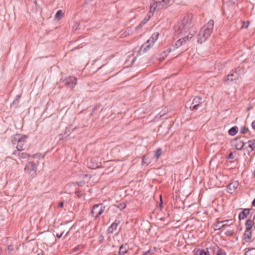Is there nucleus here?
Returning a JSON list of instances; mask_svg holds the SVG:
<instances>
[{
  "mask_svg": "<svg viewBox=\"0 0 255 255\" xmlns=\"http://www.w3.org/2000/svg\"><path fill=\"white\" fill-rule=\"evenodd\" d=\"M192 20V15H186L175 26L177 33L183 36V41L188 40L194 35L195 31L191 28Z\"/></svg>",
  "mask_w": 255,
  "mask_h": 255,
  "instance_id": "obj_1",
  "label": "nucleus"
},
{
  "mask_svg": "<svg viewBox=\"0 0 255 255\" xmlns=\"http://www.w3.org/2000/svg\"><path fill=\"white\" fill-rule=\"evenodd\" d=\"M213 27L214 21L213 20H209L201 29L199 34L198 41H200V42L202 43L206 40L212 32Z\"/></svg>",
  "mask_w": 255,
  "mask_h": 255,
  "instance_id": "obj_2",
  "label": "nucleus"
},
{
  "mask_svg": "<svg viewBox=\"0 0 255 255\" xmlns=\"http://www.w3.org/2000/svg\"><path fill=\"white\" fill-rule=\"evenodd\" d=\"M158 35L159 33L158 32L154 33L150 38L141 46L139 52L140 54L145 52L148 48L153 45L155 42L158 39Z\"/></svg>",
  "mask_w": 255,
  "mask_h": 255,
  "instance_id": "obj_3",
  "label": "nucleus"
},
{
  "mask_svg": "<svg viewBox=\"0 0 255 255\" xmlns=\"http://www.w3.org/2000/svg\"><path fill=\"white\" fill-rule=\"evenodd\" d=\"M26 139L27 136L25 135L16 134L14 135L12 141L13 144L17 143L16 148L18 151L24 149Z\"/></svg>",
  "mask_w": 255,
  "mask_h": 255,
  "instance_id": "obj_4",
  "label": "nucleus"
},
{
  "mask_svg": "<svg viewBox=\"0 0 255 255\" xmlns=\"http://www.w3.org/2000/svg\"><path fill=\"white\" fill-rule=\"evenodd\" d=\"M24 171L29 176L33 177L36 174L37 165L33 162H28L25 166Z\"/></svg>",
  "mask_w": 255,
  "mask_h": 255,
  "instance_id": "obj_5",
  "label": "nucleus"
},
{
  "mask_svg": "<svg viewBox=\"0 0 255 255\" xmlns=\"http://www.w3.org/2000/svg\"><path fill=\"white\" fill-rule=\"evenodd\" d=\"M105 210V206L102 204L95 205L91 211V215L95 219L99 217Z\"/></svg>",
  "mask_w": 255,
  "mask_h": 255,
  "instance_id": "obj_6",
  "label": "nucleus"
},
{
  "mask_svg": "<svg viewBox=\"0 0 255 255\" xmlns=\"http://www.w3.org/2000/svg\"><path fill=\"white\" fill-rule=\"evenodd\" d=\"M201 98L198 97H196L193 100L192 105L190 107L189 109L191 111L197 110L198 108L201 107Z\"/></svg>",
  "mask_w": 255,
  "mask_h": 255,
  "instance_id": "obj_7",
  "label": "nucleus"
},
{
  "mask_svg": "<svg viewBox=\"0 0 255 255\" xmlns=\"http://www.w3.org/2000/svg\"><path fill=\"white\" fill-rule=\"evenodd\" d=\"M239 186V183L237 181H234L231 183L228 186V191L230 193H233L236 191Z\"/></svg>",
  "mask_w": 255,
  "mask_h": 255,
  "instance_id": "obj_8",
  "label": "nucleus"
},
{
  "mask_svg": "<svg viewBox=\"0 0 255 255\" xmlns=\"http://www.w3.org/2000/svg\"><path fill=\"white\" fill-rule=\"evenodd\" d=\"M66 81V84L71 88H73L77 84V79L72 76L67 78Z\"/></svg>",
  "mask_w": 255,
  "mask_h": 255,
  "instance_id": "obj_9",
  "label": "nucleus"
},
{
  "mask_svg": "<svg viewBox=\"0 0 255 255\" xmlns=\"http://www.w3.org/2000/svg\"><path fill=\"white\" fill-rule=\"evenodd\" d=\"M93 161H96V159H89L88 161V167L91 169H95L99 167L101 165V163L96 162L93 164Z\"/></svg>",
  "mask_w": 255,
  "mask_h": 255,
  "instance_id": "obj_10",
  "label": "nucleus"
},
{
  "mask_svg": "<svg viewBox=\"0 0 255 255\" xmlns=\"http://www.w3.org/2000/svg\"><path fill=\"white\" fill-rule=\"evenodd\" d=\"M171 0H158L156 1L157 6L163 8L169 4Z\"/></svg>",
  "mask_w": 255,
  "mask_h": 255,
  "instance_id": "obj_11",
  "label": "nucleus"
},
{
  "mask_svg": "<svg viewBox=\"0 0 255 255\" xmlns=\"http://www.w3.org/2000/svg\"><path fill=\"white\" fill-rule=\"evenodd\" d=\"M238 77L239 75L238 73H237V72L232 71L231 73L228 75L227 80L232 82L238 79Z\"/></svg>",
  "mask_w": 255,
  "mask_h": 255,
  "instance_id": "obj_12",
  "label": "nucleus"
},
{
  "mask_svg": "<svg viewBox=\"0 0 255 255\" xmlns=\"http://www.w3.org/2000/svg\"><path fill=\"white\" fill-rule=\"evenodd\" d=\"M231 221V220H225L217 223L214 225L215 230H219L222 229H223V230H224V227L225 226V225H223V223L226 222H230Z\"/></svg>",
  "mask_w": 255,
  "mask_h": 255,
  "instance_id": "obj_13",
  "label": "nucleus"
},
{
  "mask_svg": "<svg viewBox=\"0 0 255 255\" xmlns=\"http://www.w3.org/2000/svg\"><path fill=\"white\" fill-rule=\"evenodd\" d=\"M252 236V230H246L244 234V239L246 242L251 241Z\"/></svg>",
  "mask_w": 255,
  "mask_h": 255,
  "instance_id": "obj_14",
  "label": "nucleus"
},
{
  "mask_svg": "<svg viewBox=\"0 0 255 255\" xmlns=\"http://www.w3.org/2000/svg\"><path fill=\"white\" fill-rule=\"evenodd\" d=\"M250 213V210L249 209H245L244 211L241 212L239 215V218L240 220L244 219L246 218H247V216Z\"/></svg>",
  "mask_w": 255,
  "mask_h": 255,
  "instance_id": "obj_15",
  "label": "nucleus"
},
{
  "mask_svg": "<svg viewBox=\"0 0 255 255\" xmlns=\"http://www.w3.org/2000/svg\"><path fill=\"white\" fill-rule=\"evenodd\" d=\"M116 221L113 223L108 228L107 232L108 233L113 234L114 231H115L118 227V223H117Z\"/></svg>",
  "mask_w": 255,
  "mask_h": 255,
  "instance_id": "obj_16",
  "label": "nucleus"
},
{
  "mask_svg": "<svg viewBox=\"0 0 255 255\" xmlns=\"http://www.w3.org/2000/svg\"><path fill=\"white\" fill-rule=\"evenodd\" d=\"M14 154H17V155L19 157V158L20 159H25L30 156V154H28L27 153L25 152L20 153V152L18 151H15L14 152Z\"/></svg>",
  "mask_w": 255,
  "mask_h": 255,
  "instance_id": "obj_17",
  "label": "nucleus"
},
{
  "mask_svg": "<svg viewBox=\"0 0 255 255\" xmlns=\"http://www.w3.org/2000/svg\"><path fill=\"white\" fill-rule=\"evenodd\" d=\"M237 143L235 144V147L237 150H241L244 146V143L241 140H236Z\"/></svg>",
  "mask_w": 255,
  "mask_h": 255,
  "instance_id": "obj_18",
  "label": "nucleus"
},
{
  "mask_svg": "<svg viewBox=\"0 0 255 255\" xmlns=\"http://www.w3.org/2000/svg\"><path fill=\"white\" fill-rule=\"evenodd\" d=\"M254 224V222L251 220H248L246 222V230H252Z\"/></svg>",
  "mask_w": 255,
  "mask_h": 255,
  "instance_id": "obj_19",
  "label": "nucleus"
},
{
  "mask_svg": "<svg viewBox=\"0 0 255 255\" xmlns=\"http://www.w3.org/2000/svg\"><path fill=\"white\" fill-rule=\"evenodd\" d=\"M128 252V249L126 246L122 245L119 250L118 255H124Z\"/></svg>",
  "mask_w": 255,
  "mask_h": 255,
  "instance_id": "obj_20",
  "label": "nucleus"
},
{
  "mask_svg": "<svg viewBox=\"0 0 255 255\" xmlns=\"http://www.w3.org/2000/svg\"><path fill=\"white\" fill-rule=\"evenodd\" d=\"M238 131V128L237 127H234L231 128L228 132L229 134L231 135H235Z\"/></svg>",
  "mask_w": 255,
  "mask_h": 255,
  "instance_id": "obj_21",
  "label": "nucleus"
},
{
  "mask_svg": "<svg viewBox=\"0 0 255 255\" xmlns=\"http://www.w3.org/2000/svg\"><path fill=\"white\" fill-rule=\"evenodd\" d=\"M196 255H210L209 252L206 250H198L196 252Z\"/></svg>",
  "mask_w": 255,
  "mask_h": 255,
  "instance_id": "obj_22",
  "label": "nucleus"
},
{
  "mask_svg": "<svg viewBox=\"0 0 255 255\" xmlns=\"http://www.w3.org/2000/svg\"><path fill=\"white\" fill-rule=\"evenodd\" d=\"M248 146L251 148V151L255 150V140H251L248 141Z\"/></svg>",
  "mask_w": 255,
  "mask_h": 255,
  "instance_id": "obj_23",
  "label": "nucleus"
},
{
  "mask_svg": "<svg viewBox=\"0 0 255 255\" xmlns=\"http://www.w3.org/2000/svg\"><path fill=\"white\" fill-rule=\"evenodd\" d=\"M63 16V12L61 10H59L57 11L55 17L56 19L59 20Z\"/></svg>",
  "mask_w": 255,
  "mask_h": 255,
  "instance_id": "obj_24",
  "label": "nucleus"
},
{
  "mask_svg": "<svg viewBox=\"0 0 255 255\" xmlns=\"http://www.w3.org/2000/svg\"><path fill=\"white\" fill-rule=\"evenodd\" d=\"M245 255H255V248L249 249L246 252Z\"/></svg>",
  "mask_w": 255,
  "mask_h": 255,
  "instance_id": "obj_25",
  "label": "nucleus"
},
{
  "mask_svg": "<svg viewBox=\"0 0 255 255\" xmlns=\"http://www.w3.org/2000/svg\"><path fill=\"white\" fill-rule=\"evenodd\" d=\"M148 157L147 156H144L143 157H142V164L143 165H144V164H148V163H150V161H148Z\"/></svg>",
  "mask_w": 255,
  "mask_h": 255,
  "instance_id": "obj_26",
  "label": "nucleus"
},
{
  "mask_svg": "<svg viewBox=\"0 0 255 255\" xmlns=\"http://www.w3.org/2000/svg\"><path fill=\"white\" fill-rule=\"evenodd\" d=\"M248 131V128L245 126H243L240 128V132L243 134L246 133Z\"/></svg>",
  "mask_w": 255,
  "mask_h": 255,
  "instance_id": "obj_27",
  "label": "nucleus"
},
{
  "mask_svg": "<svg viewBox=\"0 0 255 255\" xmlns=\"http://www.w3.org/2000/svg\"><path fill=\"white\" fill-rule=\"evenodd\" d=\"M161 153H162V151H161V149H160V148L157 149V150L156 151L155 154V156H156V158L157 159H158L159 156L161 155Z\"/></svg>",
  "mask_w": 255,
  "mask_h": 255,
  "instance_id": "obj_28",
  "label": "nucleus"
},
{
  "mask_svg": "<svg viewBox=\"0 0 255 255\" xmlns=\"http://www.w3.org/2000/svg\"><path fill=\"white\" fill-rule=\"evenodd\" d=\"M217 255H226V254L223 250H222L221 249H219L217 251Z\"/></svg>",
  "mask_w": 255,
  "mask_h": 255,
  "instance_id": "obj_29",
  "label": "nucleus"
},
{
  "mask_svg": "<svg viewBox=\"0 0 255 255\" xmlns=\"http://www.w3.org/2000/svg\"><path fill=\"white\" fill-rule=\"evenodd\" d=\"M41 156V153H36L35 154H34L32 155H30V157H31L33 158H38Z\"/></svg>",
  "mask_w": 255,
  "mask_h": 255,
  "instance_id": "obj_30",
  "label": "nucleus"
},
{
  "mask_svg": "<svg viewBox=\"0 0 255 255\" xmlns=\"http://www.w3.org/2000/svg\"><path fill=\"white\" fill-rule=\"evenodd\" d=\"M225 234L227 236H231L233 234V230H225Z\"/></svg>",
  "mask_w": 255,
  "mask_h": 255,
  "instance_id": "obj_31",
  "label": "nucleus"
},
{
  "mask_svg": "<svg viewBox=\"0 0 255 255\" xmlns=\"http://www.w3.org/2000/svg\"><path fill=\"white\" fill-rule=\"evenodd\" d=\"M228 158L229 159H234L235 158V154H234V153H233V152H231L229 154Z\"/></svg>",
  "mask_w": 255,
  "mask_h": 255,
  "instance_id": "obj_32",
  "label": "nucleus"
},
{
  "mask_svg": "<svg viewBox=\"0 0 255 255\" xmlns=\"http://www.w3.org/2000/svg\"><path fill=\"white\" fill-rule=\"evenodd\" d=\"M228 223H229V222H226V223H223V225H225V226L224 227V230H226V228L227 227H230L231 225H233V224H232V223H231V224H228Z\"/></svg>",
  "mask_w": 255,
  "mask_h": 255,
  "instance_id": "obj_33",
  "label": "nucleus"
},
{
  "mask_svg": "<svg viewBox=\"0 0 255 255\" xmlns=\"http://www.w3.org/2000/svg\"><path fill=\"white\" fill-rule=\"evenodd\" d=\"M242 23H243V25L242 26V28H247L249 26V22H247V24H245V21H242Z\"/></svg>",
  "mask_w": 255,
  "mask_h": 255,
  "instance_id": "obj_34",
  "label": "nucleus"
},
{
  "mask_svg": "<svg viewBox=\"0 0 255 255\" xmlns=\"http://www.w3.org/2000/svg\"><path fill=\"white\" fill-rule=\"evenodd\" d=\"M64 232L63 231V232H61L60 233H57L56 237L58 238H60L63 236Z\"/></svg>",
  "mask_w": 255,
  "mask_h": 255,
  "instance_id": "obj_35",
  "label": "nucleus"
},
{
  "mask_svg": "<svg viewBox=\"0 0 255 255\" xmlns=\"http://www.w3.org/2000/svg\"><path fill=\"white\" fill-rule=\"evenodd\" d=\"M252 127L255 130V120L252 122Z\"/></svg>",
  "mask_w": 255,
  "mask_h": 255,
  "instance_id": "obj_36",
  "label": "nucleus"
},
{
  "mask_svg": "<svg viewBox=\"0 0 255 255\" xmlns=\"http://www.w3.org/2000/svg\"><path fill=\"white\" fill-rule=\"evenodd\" d=\"M58 206V207L62 208L63 207V203L62 202H60Z\"/></svg>",
  "mask_w": 255,
  "mask_h": 255,
  "instance_id": "obj_37",
  "label": "nucleus"
},
{
  "mask_svg": "<svg viewBox=\"0 0 255 255\" xmlns=\"http://www.w3.org/2000/svg\"><path fill=\"white\" fill-rule=\"evenodd\" d=\"M150 252V250H148L147 252H145L143 253V255H148V254Z\"/></svg>",
  "mask_w": 255,
  "mask_h": 255,
  "instance_id": "obj_38",
  "label": "nucleus"
},
{
  "mask_svg": "<svg viewBox=\"0 0 255 255\" xmlns=\"http://www.w3.org/2000/svg\"><path fill=\"white\" fill-rule=\"evenodd\" d=\"M7 250L9 251H12V247L11 246H8L7 247Z\"/></svg>",
  "mask_w": 255,
  "mask_h": 255,
  "instance_id": "obj_39",
  "label": "nucleus"
},
{
  "mask_svg": "<svg viewBox=\"0 0 255 255\" xmlns=\"http://www.w3.org/2000/svg\"><path fill=\"white\" fill-rule=\"evenodd\" d=\"M121 205L122 209H125L126 207L125 204H121Z\"/></svg>",
  "mask_w": 255,
  "mask_h": 255,
  "instance_id": "obj_40",
  "label": "nucleus"
},
{
  "mask_svg": "<svg viewBox=\"0 0 255 255\" xmlns=\"http://www.w3.org/2000/svg\"><path fill=\"white\" fill-rule=\"evenodd\" d=\"M163 204V201L161 198V197L160 196V207L162 206V205Z\"/></svg>",
  "mask_w": 255,
  "mask_h": 255,
  "instance_id": "obj_41",
  "label": "nucleus"
},
{
  "mask_svg": "<svg viewBox=\"0 0 255 255\" xmlns=\"http://www.w3.org/2000/svg\"><path fill=\"white\" fill-rule=\"evenodd\" d=\"M253 205L255 206V198L254 199V200L253 201Z\"/></svg>",
  "mask_w": 255,
  "mask_h": 255,
  "instance_id": "obj_42",
  "label": "nucleus"
},
{
  "mask_svg": "<svg viewBox=\"0 0 255 255\" xmlns=\"http://www.w3.org/2000/svg\"><path fill=\"white\" fill-rule=\"evenodd\" d=\"M237 0H230V1H231V2H234H234H235V1H237Z\"/></svg>",
  "mask_w": 255,
  "mask_h": 255,
  "instance_id": "obj_43",
  "label": "nucleus"
},
{
  "mask_svg": "<svg viewBox=\"0 0 255 255\" xmlns=\"http://www.w3.org/2000/svg\"><path fill=\"white\" fill-rule=\"evenodd\" d=\"M84 176H85V177H88V175H87V174H85V175H84Z\"/></svg>",
  "mask_w": 255,
  "mask_h": 255,
  "instance_id": "obj_44",
  "label": "nucleus"
},
{
  "mask_svg": "<svg viewBox=\"0 0 255 255\" xmlns=\"http://www.w3.org/2000/svg\"><path fill=\"white\" fill-rule=\"evenodd\" d=\"M254 176L255 177V171H254Z\"/></svg>",
  "mask_w": 255,
  "mask_h": 255,
  "instance_id": "obj_45",
  "label": "nucleus"
},
{
  "mask_svg": "<svg viewBox=\"0 0 255 255\" xmlns=\"http://www.w3.org/2000/svg\"><path fill=\"white\" fill-rule=\"evenodd\" d=\"M45 154H46V153H45V154H44V155L42 156V157H43V158H44V156H45Z\"/></svg>",
  "mask_w": 255,
  "mask_h": 255,
  "instance_id": "obj_46",
  "label": "nucleus"
},
{
  "mask_svg": "<svg viewBox=\"0 0 255 255\" xmlns=\"http://www.w3.org/2000/svg\"><path fill=\"white\" fill-rule=\"evenodd\" d=\"M145 22H142L141 23V24H141L142 23H145Z\"/></svg>",
  "mask_w": 255,
  "mask_h": 255,
  "instance_id": "obj_47",
  "label": "nucleus"
},
{
  "mask_svg": "<svg viewBox=\"0 0 255 255\" xmlns=\"http://www.w3.org/2000/svg\"><path fill=\"white\" fill-rule=\"evenodd\" d=\"M112 255H118L117 254H113Z\"/></svg>",
  "mask_w": 255,
  "mask_h": 255,
  "instance_id": "obj_48",
  "label": "nucleus"
}]
</instances>
